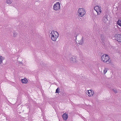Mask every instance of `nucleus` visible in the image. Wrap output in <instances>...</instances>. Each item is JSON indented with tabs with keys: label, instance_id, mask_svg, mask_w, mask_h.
Segmentation results:
<instances>
[{
	"label": "nucleus",
	"instance_id": "obj_1",
	"mask_svg": "<svg viewBox=\"0 0 121 121\" xmlns=\"http://www.w3.org/2000/svg\"><path fill=\"white\" fill-rule=\"evenodd\" d=\"M50 35L51 39L53 41H56L59 36L58 33L57 31L53 30L51 31Z\"/></svg>",
	"mask_w": 121,
	"mask_h": 121
},
{
	"label": "nucleus",
	"instance_id": "obj_2",
	"mask_svg": "<svg viewBox=\"0 0 121 121\" xmlns=\"http://www.w3.org/2000/svg\"><path fill=\"white\" fill-rule=\"evenodd\" d=\"M101 60L104 63H106L108 64L110 63L111 61V60L110 59L108 56L104 54L102 56Z\"/></svg>",
	"mask_w": 121,
	"mask_h": 121
},
{
	"label": "nucleus",
	"instance_id": "obj_3",
	"mask_svg": "<svg viewBox=\"0 0 121 121\" xmlns=\"http://www.w3.org/2000/svg\"><path fill=\"white\" fill-rule=\"evenodd\" d=\"M78 15L81 17H83L86 13L85 10L83 8L79 9L78 10Z\"/></svg>",
	"mask_w": 121,
	"mask_h": 121
},
{
	"label": "nucleus",
	"instance_id": "obj_4",
	"mask_svg": "<svg viewBox=\"0 0 121 121\" xmlns=\"http://www.w3.org/2000/svg\"><path fill=\"white\" fill-rule=\"evenodd\" d=\"M60 3L59 2H57L54 4L53 7V9L56 11H58L60 9Z\"/></svg>",
	"mask_w": 121,
	"mask_h": 121
},
{
	"label": "nucleus",
	"instance_id": "obj_5",
	"mask_svg": "<svg viewBox=\"0 0 121 121\" xmlns=\"http://www.w3.org/2000/svg\"><path fill=\"white\" fill-rule=\"evenodd\" d=\"M114 37L115 39L118 42H121V35L119 34H116L114 35Z\"/></svg>",
	"mask_w": 121,
	"mask_h": 121
},
{
	"label": "nucleus",
	"instance_id": "obj_6",
	"mask_svg": "<svg viewBox=\"0 0 121 121\" xmlns=\"http://www.w3.org/2000/svg\"><path fill=\"white\" fill-rule=\"evenodd\" d=\"M87 92H86V94L89 97L92 96L94 94V91L92 90H87Z\"/></svg>",
	"mask_w": 121,
	"mask_h": 121
},
{
	"label": "nucleus",
	"instance_id": "obj_7",
	"mask_svg": "<svg viewBox=\"0 0 121 121\" xmlns=\"http://www.w3.org/2000/svg\"><path fill=\"white\" fill-rule=\"evenodd\" d=\"M94 10L97 12H99L101 13L102 12L101 8L99 6H96L94 8Z\"/></svg>",
	"mask_w": 121,
	"mask_h": 121
},
{
	"label": "nucleus",
	"instance_id": "obj_8",
	"mask_svg": "<svg viewBox=\"0 0 121 121\" xmlns=\"http://www.w3.org/2000/svg\"><path fill=\"white\" fill-rule=\"evenodd\" d=\"M70 62L72 63H75L77 62L75 57L74 56L71 57L70 59Z\"/></svg>",
	"mask_w": 121,
	"mask_h": 121
},
{
	"label": "nucleus",
	"instance_id": "obj_9",
	"mask_svg": "<svg viewBox=\"0 0 121 121\" xmlns=\"http://www.w3.org/2000/svg\"><path fill=\"white\" fill-rule=\"evenodd\" d=\"M103 21L105 23L106 22L108 21V16L107 15H106L103 17L102 19Z\"/></svg>",
	"mask_w": 121,
	"mask_h": 121
},
{
	"label": "nucleus",
	"instance_id": "obj_10",
	"mask_svg": "<svg viewBox=\"0 0 121 121\" xmlns=\"http://www.w3.org/2000/svg\"><path fill=\"white\" fill-rule=\"evenodd\" d=\"M62 117L64 120H66L68 117V115L67 114L65 113L63 114Z\"/></svg>",
	"mask_w": 121,
	"mask_h": 121
},
{
	"label": "nucleus",
	"instance_id": "obj_11",
	"mask_svg": "<svg viewBox=\"0 0 121 121\" xmlns=\"http://www.w3.org/2000/svg\"><path fill=\"white\" fill-rule=\"evenodd\" d=\"M21 81L22 83L24 84H26L28 82L26 78L22 79Z\"/></svg>",
	"mask_w": 121,
	"mask_h": 121
},
{
	"label": "nucleus",
	"instance_id": "obj_12",
	"mask_svg": "<svg viewBox=\"0 0 121 121\" xmlns=\"http://www.w3.org/2000/svg\"><path fill=\"white\" fill-rule=\"evenodd\" d=\"M4 59V58L2 56H0V64L3 63V61Z\"/></svg>",
	"mask_w": 121,
	"mask_h": 121
},
{
	"label": "nucleus",
	"instance_id": "obj_13",
	"mask_svg": "<svg viewBox=\"0 0 121 121\" xmlns=\"http://www.w3.org/2000/svg\"><path fill=\"white\" fill-rule=\"evenodd\" d=\"M6 3L8 4H10L12 2V0H6Z\"/></svg>",
	"mask_w": 121,
	"mask_h": 121
},
{
	"label": "nucleus",
	"instance_id": "obj_14",
	"mask_svg": "<svg viewBox=\"0 0 121 121\" xmlns=\"http://www.w3.org/2000/svg\"><path fill=\"white\" fill-rule=\"evenodd\" d=\"M108 70V69L107 68H105L103 70L104 73L105 74L107 72Z\"/></svg>",
	"mask_w": 121,
	"mask_h": 121
},
{
	"label": "nucleus",
	"instance_id": "obj_15",
	"mask_svg": "<svg viewBox=\"0 0 121 121\" xmlns=\"http://www.w3.org/2000/svg\"><path fill=\"white\" fill-rule=\"evenodd\" d=\"M60 89L58 88L56 90V91L55 93H60Z\"/></svg>",
	"mask_w": 121,
	"mask_h": 121
},
{
	"label": "nucleus",
	"instance_id": "obj_16",
	"mask_svg": "<svg viewBox=\"0 0 121 121\" xmlns=\"http://www.w3.org/2000/svg\"><path fill=\"white\" fill-rule=\"evenodd\" d=\"M117 23L119 25L121 26V20L118 21L117 22Z\"/></svg>",
	"mask_w": 121,
	"mask_h": 121
},
{
	"label": "nucleus",
	"instance_id": "obj_17",
	"mask_svg": "<svg viewBox=\"0 0 121 121\" xmlns=\"http://www.w3.org/2000/svg\"><path fill=\"white\" fill-rule=\"evenodd\" d=\"M17 35V33L16 32H14L13 33V36L14 37H16Z\"/></svg>",
	"mask_w": 121,
	"mask_h": 121
},
{
	"label": "nucleus",
	"instance_id": "obj_18",
	"mask_svg": "<svg viewBox=\"0 0 121 121\" xmlns=\"http://www.w3.org/2000/svg\"><path fill=\"white\" fill-rule=\"evenodd\" d=\"M112 90L115 93H117V90L114 89H113Z\"/></svg>",
	"mask_w": 121,
	"mask_h": 121
},
{
	"label": "nucleus",
	"instance_id": "obj_19",
	"mask_svg": "<svg viewBox=\"0 0 121 121\" xmlns=\"http://www.w3.org/2000/svg\"><path fill=\"white\" fill-rule=\"evenodd\" d=\"M81 42L80 43H79L81 45L83 43V41L82 40V39H81Z\"/></svg>",
	"mask_w": 121,
	"mask_h": 121
},
{
	"label": "nucleus",
	"instance_id": "obj_20",
	"mask_svg": "<svg viewBox=\"0 0 121 121\" xmlns=\"http://www.w3.org/2000/svg\"><path fill=\"white\" fill-rule=\"evenodd\" d=\"M19 62L20 64H22V62Z\"/></svg>",
	"mask_w": 121,
	"mask_h": 121
},
{
	"label": "nucleus",
	"instance_id": "obj_21",
	"mask_svg": "<svg viewBox=\"0 0 121 121\" xmlns=\"http://www.w3.org/2000/svg\"><path fill=\"white\" fill-rule=\"evenodd\" d=\"M97 15H99L100 14V13H99V12H97Z\"/></svg>",
	"mask_w": 121,
	"mask_h": 121
},
{
	"label": "nucleus",
	"instance_id": "obj_22",
	"mask_svg": "<svg viewBox=\"0 0 121 121\" xmlns=\"http://www.w3.org/2000/svg\"><path fill=\"white\" fill-rule=\"evenodd\" d=\"M81 19V18L79 17L78 18V19H79V20H80V19Z\"/></svg>",
	"mask_w": 121,
	"mask_h": 121
},
{
	"label": "nucleus",
	"instance_id": "obj_23",
	"mask_svg": "<svg viewBox=\"0 0 121 121\" xmlns=\"http://www.w3.org/2000/svg\"><path fill=\"white\" fill-rule=\"evenodd\" d=\"M102 42H103L104 41V40H102Z\"/></svg>",
	"mask_w": 121,
	"mask_h": 121
}]
</instances>
